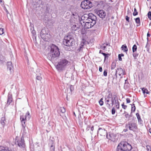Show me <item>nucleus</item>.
I'll return each mask as SVG.
<instances>
[{
  "label": "nucleus",
  "mask_w": 151,
  "mask_h": 151,
  "mask_svg": "<svg viewBox=\"0 0 151 151\" xmlns=\"http://www.w3.org/2000/svg\"><path fill=\"white\" fill-rule=\"evenodd\" d=\"M60 55L59 49L55 45L52 44L50 51L47 55V58L52 62H55Z\"/></svg>",
  "instance_id": "1"
},
{
  "label": "nucleus",
  "mask_w": 151,
  "mask_h": 151,
  "mask_svg": "<svg viewBox=\"0 0 151 151\" xmlns=\"http://www.w3.org/2000/svg\"><path fill=\"white\" fill-rule=\"evenodd\" d=\"M90 19L87 20L86 22H83L81 24L84 26L85 29H89L93 27L96 23L97 18L94 14H90L89 17Z\"/></svg>",
  "instance_id": "2"
},
{
  "label": "nucleus",
  "mask_w": 151,
  "mask_h": 151,
  "mask_svg": "<svg viewBox=\"0 0 151 151\" xmlns=\"http://www.w3.org/2000/svg\"><path fill=\"white\" fill-rule=\"evenodd\" d=\"M70 64V62L65 58H62L60 60L58 65H56V68L58 70H61L64 69L67 66Z\"/></svg>",
  "instance_id": "3"
},
{
  "label": "nucleus",
  "mask_w": 151,
  "mask_h": 151,
  "mask_svg": "<svg viewBox=\"0 0 151 151\" xmlns=\"http://www.w3.org/2000/svg\"><path fill=\"white\" fill-rule=\"evenodd\" d=\"M73 39V37L70 35L65 36L63 40V45L67 46H72Z\"/></svg>",
  "instance_id": "4"
},
{
  "label": "nucleus",
  "mask_w": 151,
  "mask_h": 151,
  "mask_svg": "<svg viewBox=\"0 0 151 151\" xmlns=\"http://www.w3.org/2000/svg\"><path fill=\"white\" fill-rule=\"evenodd\" d=\"M125 127L128 128L130 130L134 132L137 129V125L135 122L131 121L126 124Z\"/></svg>",
  "instance_id": "5"
},
{
  "label": "nucleus",
  "mask_w": 151,
  "mask_h": 151,
  "mask_svg": "<svg viewBox=\"0 0 151 151\" xmlns=\"http://www.w3.org/2000/svg\"><path fill=\"white\" fill-rule=\"evenodd\" d=\"M30 118V116L29 111L27 112L25 116L24 115H21L20 116V119L21 121L22 127L24 129L25 128L26 126L25 123L26 120L27 119L29 120Z\"/></svg>",
  "instance_id": "6"
},
{
  "label": "nucleus",
  "mask_w": 151,
  "mask_h": 151,
  "mask_svg": "<svg viewBox=\"0 0 151 151\" xmlns=\"http://www.w3.org/2000/svg\"><path fill=\"white\" fill-rule=\"evenodd\" d=\"M81 6L84 9H89L92 7L91 2L89 0H85L82 1L81 4Z\"/></svg>",
  "instance_id": "7"
},
{
  "label": "nucleus",
  "mask_w": 151,
  "mask_h": 151,
  "mask_svg": "<svg viewBox=\"0 0 151 151\" xmlns=\"http://www.w3.org/2000/svg\"><path fill=\"white\" fill-rule=\"evenodd\" d=\"M116 96V95H114L112 96V94L110 92H109L108 95L105 96V102L107 105V107L109 108H110L111 107V105L109 103V102L113 99V98H114V97H115Z\"/></svg>",
  "instance_id": "8"
},
{
  "label": "nucleus",
  "mask_w": 151,
  "mask_h": 151,
  "mask_svg": "<svg viewBox=\"0 0 151 151\" xmlns=\"http://www.w3.org/2000/svg\"><path fill=\"white\" fill-rule=\"evenodd\" d=\"M40 35L41 38L45 40H47L48 38V35L46 32V29L45 28L42 29L41 31Z\"/></svg>",
  "instance_id": "9"
},
{
  "label": "nucleus",
  "mask_w": 151,
  "mask_h": 151,
  "mask_svg": "<svg viewBox=\"0 0 151 151\" xmlns=\"http://www.w3.org/2000/svg\"><path fill=\"white\" fill-rule=\"evenodd\" d=\"M90 14H93L91 13H90L88 14H84L81 17V20H80V22L81 24H82V22H86L87 20L90 19L89 18Z\"/></svg>",
  "instance_id": "10"
},
{
  "label": "nucleus",
  "mask_w": 151,
  "mask_h": 151,
  "mask_svg": "<svg viewBox=\"0 0 151 151\" xmlns=\"http://www.w3.org/2000/svg\"><path fill=\"white\" fill-rule=\"evenodd\" d=\"M17 145L21 148H24L25 147V143L24 137L22 136L20 139L17 141Z\"/></svg>",
  "instance_id": "11"
},
{
  "label": "nucleus",
  "mask_w": 151,
  "mask_h": 151,
  "mask_svg": "<svg viewBox=\"0 0 151 151\" xmlns=\"http://www.w3.org/2000/svg\"><path fill=\"white\" fill-rule=\"evenodd\" d=\"M116 137V135L112 133H108L107 134H106V138L113 142H114L115 141Z\"/></svg>",
  "instance_id": "12"
},
{
  "label": "nucleus",
  "mask_w": 151,
  "mask_h": 151,
  "mask_svg": "<svg viewBox=\"0 0 151 151\" xmlns=\"http://www.w3.org/2000/svg\"><path fill=\"white\" fill-rule=\"evenodd\" d=\"M125 142H122L119 143L117 146L116 151H123L124 146H125Z\"/></svg>",
  "instance_id": "13"
},
{
  "label": "nucleus",
  "mask_w": 151,
  "mask_h": 151,
  "mask_svg": "<svg viewBox=\"0 0 151 151\" xmlns=\"http://www.w3.org/2000/svg\"><path fill=\"white\" fill-rule=\"evenodd\" d=\"M107 133L106 130L104 129H102L101 128H99L97 131V134L101 136H105Z\"/></svg>",
  "instance_id": "14"
},
{
  "label": "nucleus",
  "mask_w": 151,
  "mask_h": 151,
  "mask_svg": "<svg viewBox=\"0 0 151 151\" xmlns=\"http://www.w3.org/2000/svg\"><path fill=\"white\" fill-rule=\"evenodd\" d=\"M96 14L101 18H104L106 16V13L102 10H99L96 12Z\"/></svg>",
  "instance_id": "15"
},
{
  "label": "nucleus",
  "mask_w": 151,
  "mask_h": 151,
  "mask_svg": "<svg viewBox=\"0 0 151 151\" xmlns=\"http://www.w3.org/2000/svg\"><path fill=\"white\" fill-rule=\"evenodd\" d=\"M118 73V74L119 76L121 75H124L125 74V72L121 68H119L117 69L116 71L115 75L117 77V73Z\"/></svg>",
  "instance_id": "16"
},
{
  "label": "nucleus",
  "mask_w": 151,
  "mask_h": 151,
  "mask_svg": "<svg viewBox=\"0 0 151 151\" xmlns=\"http://www.w3.org/2000/svg\"><path fill=\"white\" fill-rule=\"evenodd\" d=\"M125 146H124L123 151H130L132 149L131 145L127 142H125Z\"/></svg>",
  "instance_id": "17"
},
{
  "label": "nucleus",
  "mask_w": 151,
  "mask_h": 151,
  "mask_svg": "<svg viewBox=\"0 0 151 151\" xmlns=\"http://www.w3.org/2000/svg\"><path fill=\"white\" fill-rule=\"evenodd\" d=\"M85 43H86V40L84 39H82L80 45V47L77 50L78 51L80 52L83 50V49L84 48V46Z\"/></svg>",
  "instance_id": "18"
},
{
  "label": "nucleus",
  "mask_w": 151,
  "mask_h": 151,
  "mask_svg": "<svg viewBox=\"0 0 151 151\" xmlns=\"http://www.w3.org/2000/svg\"><path fill=\"white\" fill-rule=\"evenodd\" d=\"M7 70H9L10 72L13 70V67L11 62H8L7 63Z\"/></svg>",
  "instance_id": "19"
},
{
  "label": "nucleus",
  "mask_w": 151,
  "mask_h": 151,
  "mask_svg": "<svg viewBox=\"0 0 151 151\" xmlns=\"http://www.w3.org/2000/svg\"><path fill=\"white\" fill-rule=\"evenodd\" d=\"M72 17L73 18L76 20H80L79 16L78 14L76 12L72 13Z\"/></svg>",
  "instance_id": "20"
},
{
  "label": "nucleus",
  "mask_w": 151,
  "mask_h": 151,
  "mask_svg": "<svg viewBox=\"0 0 151 151\" xmlns=\"http://www.w3.org/2000/svg\"><path fill=\"white\" fill-rule=\"evenodd\" d=\"M12 96L11 94H9L8 96V99L7 102V104L8 105L10 104L12 101Z\"/></svg>",
  "instance_id": "21"
},
{
  "label": "nucleus",
  "mask_w": 151,
  "mask_h": 151,
  "mask_svg": "<svg viewBox=\"0 0 151 151\" xmlns=\"http://www.w3.org/2000/svg\"><path fill=\"white\" fill-rule=\"evenodd\" d=\"M121 49L122 50L125 52H127L128 50V48L125 44L122 45L121 47Z\"/></svg>",
  "instance_id": "22"
},
{
  "label": "nucleus",
  "mask_w": 151,
  "mask_h": 151,
  "mask_svg": "<svg viewBox=\"0 0 151 151\" xmlns=\"http://www.w3.org/2000/svg\"><path fill=\"white\" fill-rule=\"evenodd\" d=\"M6 122L5 117H2L1 118V123L2 125L4 127V125Z\"/></svg>",
  "instance_id": "23"
},
{
  "label": "nucleus",
  "mask_w": 151,
  "mask_h": 151,
  "mask_svg": "<svg viewBox=\"0 0 151 151\" xmlns=\"http://www.w3.org/2000/svg\"><path fill=\"white\" fill-rule=\"evenodd\" d=\"M136 116H137V118L138 122L140 124H141L142 122V119L141 118L140 116V115L139 114L137 113L136 114Z\"/></svg>",
  "instance_id": "24"
},
{
  "label": "nucleus",
  "mask_w": 151,
  "mask_h": 151,
  "mask_svg": "<svg viewBox=\"0 0 151 151\" xmlns=\"http://www.w3.org/2000/svg\"><path fill=\"white\" fill-rule=\"evenodd\" d=\"M115 104L116 106L117 109H119V103L118 101V100H115Z\"/></svg>",
  "instance_id": "25"
},
{
  "label": "nucleus",
  "mask_w": 151,
  "mask_h": 151,
  "mask_svg": "<svg viewBox=\"0 0 151 151\" xmlns=\"http://www.w3.org/2000/svg\"><path fill=\"white\" fill-rule=\"evenodd\" d=\"M114 97V98H113V99L111 100V107L113 106V105L114 104V103H115V100H118L117 98L116 99V96Z\"/></svg>",
  "instance_id": "26"
},
{
  "label": "nucleus",
  "mask_w": 151,
  "mask_h": 151,
  "mask_svg": "<svg viewBox=\"0 0 151 151\" xmlns=\"http://www.w3.org/2000/svg\"><path fill=\"white\" fill-rule=\"evenodd\" d=\"M59 111L63 113H64L65 112V110L64 107H61L59 109Z\"/></svg>",
  "instance_id": "27"
},
{
  "label": "nucleus",
  "mask_w": 151,
  "mask_h": 151,
  "mask_svg": "<svg viewBox=\"0 0 151 151\" xmlns=\"http://www.w3.org/2000/svg\"><path fill=\"white\" fill-rule=\"evenodd\" d=\"M136 22L137 24H139V25H137V26H138L140 24V20L139 17H137L135 19Z\"/></svg>",
  "instance_id": "28"
},
{
  "label": "nucleus",
  "mask_w": 151,
  "mask_h": 151,
  "mask_svg": "<svg viewBox=\"0 0 151 151\" xmlns=\"http://www.w3.org/2000/svg\"><path fill=\"white\" fill-rule=\"evenodd\" d=\"M101 54L104 56V60L106 59H108L109 57V54H107L104 52H102Z\"/></svg>",
  "instance_id": "29"
},
{
  "label": "nucleus",
  "mask_w": 151,
  "mask_h": 151,
  "mask_svg": "<svg viewBox=\"0 0 151 151\" xmlns=\"http://www.w3.org/2000/svg\"><path fill=\"white\" fill-rule=\"evenodd\" d=\"M137 50V46L136 45H134L132 47V52H136Z\"/></svg>",
  "instance_id": "30"
},
{
  "label": "nucleus",
  "mask_w": 151,
  "mask_h": 151,
  "mask_svg": "<svg viewBox=\"0 0 151 151\" xmlns=\"http://www.w3.org/2000/svg\"><path fill=\"white\" fill-rule=\"evenodd\" d=\"M116 66V63L115 62H113L111 64V69L113 70L115 68Z\"/></svg>",
  "instance_id": "31"
},
{
  "label": "nucleus",
  "mask_w": 151,
  "mask_h": 151,
  "mask_svg": "<svg viewBox=\"0 0 151 151\" xmlns=\"http://www.w3.org/2000/svg\"><path fill=\"white\" fill-rule=\"evenodd\" d=\"M125 116L126 119H128L129 120V118L132 116V115L131 114L129 115L127 113L125 114Z\"/></svg>",
  "instance_id": "32"
},
{
  "label": "nucleus",
  "mask_w": 151,
  "mask_h": 151,
  "mask_svg": "<svg viewBox=\"0 0 151 151\" xmlns=\"http://www.w3.org/2000/svg\"><path fill=\"white\" fill-rule=\"evenodd\" d=\"M78 28V27H77V26L76 25H73L72 27V29L75 31L77 30Z\"/></svg>",
  "instance_id": "33"
},
{
  "label": "nucleus",
  "mask_w": 151,
  "mask_h": 151,
  "mask_svg": "<svg viewBox=\"0 0 151 151\" xmlns=\"http://www.w3.org/2000/svg\"><path fill=\"white\" fill-rule=\"evenodd\" d=\"M135 109L136 108L134 105V104H133L132 105L131 111L133 112L135 110Z\"/></svg>",
  "instance_id": "34"
},
{
  "label": "nucleus",
  "mask_w": 151,
  "mask_h": 151,
  "mask_svg": "<svg viewBox=\"0 0 151 151\" xmlns=\"http://www.w3.org/2000/svg\"><path fill=\"white\" fill-rule=\"evenodd\" d=\"M134 11L133 13V16H135L138 14V12L135 8H134Z\"/></svg>",
  "instance_id": "35"
},
{
  "label": "nucleus",
  "mask_w": 151,
  "mask_h": 151,
  "mask_svg": "<svg viewBox=\"0 0 151 151\" xmlns=\"http://www.w3.org/2000/svg\"><path fill=\"white\" fill-rule=\"evenodd\" d=\"M133 56L134 59H137V57H138V54L137 53H134L133 54Z\"/></svg>",
  "instance_id": "36"
},
{
  "label": "nucleus",
  "mask_w": 151,
  "mask_h": 151,
  "mask_svg": "<svg viewBox=\"0 0 151 151\" xmlns=\"http://www.w3.org/2000/svg\"><path fill=\"white\" fill-rule=\"evenodd\" d=\"M55 146L52 145L50 147V151H55Z\"/></svg>",
  "instance_id": "37"
},
{
  "label": "nucleus",
  "mask_w": 151,
  "mask_h": 151,
  "mask_svg": "<svg viewBox=\"0 0 151 151\" xmlns=\"http://www.w3.org/2000/svg\"><path fill=\"white\" fill-rule=\"evenodd\" d=\"M103 100V98H101V99L99 101V103L101 106H102L103 105L104 102Z\"/></svg>",
  "instance_id": "38"
},
{
  "label": "nucleus",
  "mask_w": 151,
  "mask_h": 151,
  "mask_svg": "<svg viewBox=\"0 0 151 151\" xmlns=\"http://www.w3.org/2000/svg\"><path fill=\"white\" fill-rule=\"evenodd\" d=\"M22 130L23 132V133H22V136L23 137V136H24L26 135V132L25 130V128L24 129L23 127H22Z\"/></svg>",
  "instance_id": "39"
},
{
  "label": "nucleus",
  "mask_w": 151,
  "mask_h": 151,
  "mask_svg": "<svg viewBox=\"0 0 151 151\" xmlns=\"http://www.w3.org/2000/svg\"><path fill=\"white\" fill-rule=\"evenodd\" d=\"M148 18L150 20H151V12L150 11H149L148 12Z\"/></svg>",
  "instance_id": "40"
},
{
  "label": "nucleus",
  "mask_w": 151,
  "mask_h": 151,
  "mask_svg": "<svg viewBox=\"0 0 151 151\" xmlns=\"http://www.w3.org/2000/svg\"><path fill=\"white\" fill-rule=\"evenodd\" d=\"M4 33V29L2 28H0V35L3 34Z\"/></svg>",
  "instance_id": "41"
},
{
  "label": "nucleus",
  "mask_w": 151,
  "mask_h": 151,
  "mask_svg": "<svg viewBox=\"0 0 151 151\" xmlns=\"http://www.w3.org/2000/svg\"><path fill=\"white\" fill-rule=\"evenodd\" d=\"M146 147L147 151H151V147L150 145H147Z\"/></svg>",
  "instance_id": "42"
},
{
  "label": "nucleus",
  "mask_w": 151,
  "mask_h": 151,
  "mask_svg": "<svg viewBox=\"0 0 151 151\" xmlns=\"http://www.w3.org/2000/svg\"><path fill=\"white\" fill-rule=\"evenodd\" d=\"M70 89L71 92L72 91L74 90V87L73 86L70 85L69 87Z\"/></svg>",
  "instance_id": "43"
},
{
  "label": "nucleus",
  "mask_w": 151,
  "mask_h": 151,
  "mask_svg": "<svg viewBox=\"0 0 151 151\" xmlns=\"http://www.w3.org/2000/svg\"><path fill=\"white\" fill-rule=\"evenodd\" d=\"M122 108L124 109H126L127 107V106L124 105V103H123V104H122Z\"/></svg>",
  "instance_id": "44"
},
{
  "label": "nucleus",
  "mask_w": 151,
  "mask_h": 151,
  "mask_svg": "<svg viewBox=\"0 0 151 151\" xmlns=\"http://www.w3.org/2000/svg\"><path fill=\"white\" fill-rule=\"evenodd\" d=\"M142 91L144 94L146 93V91H147V89L144 88H143L142 89Z\"/></svg>",
  "instance_id": "45"
},
{
  "label": "nucleus",
  "mask_w": 151,
  "mask_h": 151,
  "mask_svg": "<svg viewBox=\"0 0 151 151\" xmlns=\"http://www.w3.org/2000/svg\"><path fill=\"white\" fill-rule=\"evenodd\" d=\"M115 108L113 107L111 110V113L112 114H115Z\"/></svg>",
  "instance_id": "46"
},
{
  "label": "nucleus",
  "mask_w": 151,
  "mask_h": 151,
  "mask_svg": "<svg viewBox=\"0 0 151 151\" xmlns=\"http://www.w3.org/2000/svg\"><path fill=\"white\" fill-rule=\"evenodd\" d=\"M107 70H104V75L105 76H107Z\"/></svg>",
  "instance_id": "47"
},
{
  "label": "nucleus",
  "mask_w": 151,
  "mask_h": 151,
  "mask_svg": "<svg viewBox=\"0 0 151 151\" xmlns=\"http://www.w3.org/2000/svg\"><path fill=\"white\" fill-rule=\"evenodd\" d=\"M0 151H12L10 150H9L7 149H1Z\"/></svg>",
  "instance_id": "48"
},
{
  "label": "nucleus",
  "mask_w": 151,
  "mask_h": 151,
  "mask_svg": "<svg viewBox=\"0 0 151 151\" xmlns=\"http://www.w3.org/2000/svg\"><path fill=\"white\" fill-rule=\"evenodd\" d=\"M32 34L33 35V36L34 37H35L36 38V36H35V35H36V32H35V30H33L32 31Z\"/></svg>",
  "instance_id": "49"
},
{
  "label": "nucleus",
  "mask_w": 151,
  "mask_h": 151,
  "mask_svg": "<svg viewBox=\"0 0 151 151\" xmlns=\"http://www.w3.org/2000/svg\"><path fill=\"white\" fill-rule=\"evenodd\" d=\"M36 79L37 80H40L42 79V78L40 76H37L36 77Z\"/></svg>",
  "instance_id": "50"
},
{
  "label": "nucleus",
  "mask_w": 151,
  "mask_h": 151,
  "mask_svg": "<svg viewBox=\"0 0 151 151\" xmlns=\"http://www.w3.org/2000/svg\"><path fill=\"white\" fill-rule=\"evenodd\" d=\"M125 19L127 22H129V17H128V16H127L126 17Z\"/></svg>",
  "instance_id": "51"
},
{
  "label": "nucleus",
  "mask_w": 151,
  "mask_h": 151,
  "mask_svg": "<svg viewBox=\"0 0 151 151\" xmlns=\"http://www.w3.org/2000/svg\"><path fill=\"white\" fill-rule=\"evenodd\" d=\"M126 101H127V103H129L130 102V99L129 98H127V99H126Z\"/></svg>",
  "instance_id": "52"
},
{
  "label": "nucleus",
  "mask_w": 151,
  "mask_h": 151,
  "mask_svg": "<svg viewBox=\"0 0 151 151\" xmlns=\"http://www.w3.org/2000/svg\"><path fill=\"white\" fill-rule=\"evenodd\" d=\"M118 58H119V61H121L122 60V58H121V57L120 56V55L119 54Z\"/></svg>",
  "instance_id": "53"
},
{
  "label": "nucleus",
  "mask_w": 151,
  "mask_h": 151,
  "mask_svg": "<svg viewBox=\"0 0 151 151\" xmlns=\"http://www.w3.org/2000/svg\"><path fill=\"white\" fill-rule=\"evenodd\" d=\"M91 127V125H88L86 128V129L87 130H88Z\"/></svg>",
  "instance_id": "54"
},
{
  "label": "nucleus",
  "mask_w": 151,
  "mask_h": 151,
  "mask_svg": "<svg viewBox=\"0 0 151 151\" xmlns=\"http://www.w3.org/2000/svg\"><path fill=\"white\" fill-rule=\"evenodd\" d=\"M127 14L129 15H131V13L130 11L129 10L127 11Z\"/></svg>",
  "instance_id": "55"
},
{
  "label": "nucleus",
  "mask_w": 151,
  "mask_h": 151,
  "mask_svg": "<svg viewBox=\"0 0 151 151\" xmlns=\"http://www.w3.org/2000/svg\"><path fill=\"white\" fill-rule=\"evenodd\" d=\"M106 47V46H102L101 47V48L102 50H104Z\"/></svg>",
  "instance_id": "56"
},
{
  "label": "nucleus",
  "mask_w": 151,
  "mask_h": 151,
  "mask_svg": "<svg viewBox=\"0 0 151 151\" xmlns=\"http://www.w3.org/2000/svg\"><path fill=\"white\" fill-rule=\"evenodd\" d=\"M99 70L100 72H101L102 71V68L101 67H100L99 68Z\"/></svg>",
  "instance_id": "57"
},
{
  "label": "nucleus",
  "mask_w": 151,
  "mask_h": 151,
  "mask_svg": "<svg viewBox=\"0 0 151 151\" xmlns=\"http://www.w3.org/2000/svg\"><path fill=\"white\" fill-rule=\"evenodd\" d=\"M91 131H93L94 129L93 126H92V127H91Z\"/></svg>",
  "instance_id": "58"
},
{
  "label": "nucleus",
  "mask_w": 151,
  "mask_h": 151,
  "mask_svg": "<svg viewBox=\"0 0 151 151\" xmlns=\"http://www.w3.org/2000/svg\"><path fill=\"white\" fill-rule=\"evenodd\" d=\"M4 9L7 14L9 13L8 11L5 8H4Z\"/></svg>",
  "instance_id": "59"
},
{
  "label": "nucleus",
  "mask_w": 151,
  "mask_h": 151,
  "mask_svg": "<svg viewBox=\"0 0 151 151\" xmlns=\"http://www.w3.org/2000/svg\"><path fill=\"white\" fill-rule=\"evenodd\" d=\"M150 35V34L149 33V32L147 33V37H149Z\"/></svg>",
  "instance_id": "60"
},
{
  "label": "nucleus",
  "mask_w": 151,
  "mask_h": 151,
  "mask_svg": "<svg viewBox=\"0 0 151 151\" xmlns=\"http://www.w3.org/2000/svg\"><path fill=\"white\" fill-rule=\"evenodd\" d=\"M119 55H120V56L122 57V56H124V55L123 54H119Z\"/></svg>",
  "instance_id": "61"
},
{
  "label": "nucleus",
  "mask_w": 151,
  "mask_h": 151,
  "mask_svg": "<svg viewBox=\"0 0 151 151\" xmlns=\"http://www.w3.org/2000/svg\"><path fill=\"white\" fill-rule=\"evenodd\" d=\"M128 129H129L128 128H126V129L125 130V132L128 131Z\"/></svg>",
  "instance_id": "62"
},
{
  "label": "nucleus",
  "mask_w": 151,
  "mask_h": 151,
  "mask_svg": "<svg viewBox=\"0 0 151 151\" xmlns=\"http://www.w3.org/2000/svg\"><path fill=\"white\" fill-rule=\"evenodd\" d=\"M149 92L147 90V91H146V93L148 94L149 93Z\"/></svg>",
  "instance_id": "63"
},
{
  "label": "nucleus",
  "mask_w": 151,
  "mask_h": 151,
  "mask_svg": "<svg viewBox=\"0 0 151 151\" xmlns=\"http://www.w3.org/2000/svg\"><path fill=\"white\" fill-rule=\"evenodd\" d=\"M149 132L150 133H151V129H149Z\"/></svg>",
  "instance_id": "64"
}]
</instances>
